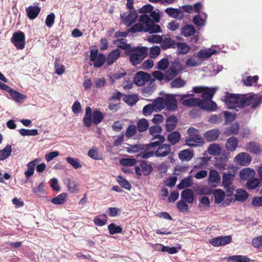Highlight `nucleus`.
Instances as JSON below:
<instances>
[{
	"instance_id": "f257e3e1",
	"label": "nucleus",
	"mask_w": 262,
	"mask_h": 262,
	"mask_svg": "<svg viewBox=\"0 0 262 262\" xmlns=\"http://www.w3.org/2000/svg\"><path fill=\"white\" fill-rule=\"evenodd\" d=\"M229 109L238 111V108H243L251 105L255 109L262 103V95L259 94H231L226 92L222 99Z\"/></svg>"
},
{
	"instance_id": "f03ea898",
	"label": "nucleus",
	"mask_w": 262,
	"mask_h": 262,
	"mask_svg": "<svg viewBox=\"0 0 262 262\" xmlns=\"http://www.w3.org/2000/svg\"><path fill=\"white\" fill-rule=\"evenodd\" d=\"M148 49L146 47H137L126 51V54L129 56V61L133 66L140 63L147 56Z\"/></svg>"
},
{
	"instance_id": "7ed1b4c3",
	"label": "nucleus",
	"mask_w": 262,
	"mask_h": 262,
	"mask_svg": "<svg viewBox=\"0 0 262 262\" xmlns=\"http://www.w3.org/2000/svg\"><path fill=\"white\" fill-rule=\"evenodd\" d=\"M104 117V115L99 110H95L92 113L91 108L87 106L83 118V124L85 127H90L92 122L95 125L100 123Z\"/></svg>"
},
{
	"instance_id": "20e7f679",
	"label": "nucleus",
	"mask_w": 262,
	"mask_h": 262,
	"mask_svg": "<svg viewBox=\"0 0 262 262\" xmlns=\"http://www.w3.org/2000/svg\"><path fill=\"white\" fill-rule=\"evenodd\" d=\"M189 137L185 140V144L190 147L202 146L204 144L203 138L200 136L199 130L193 127H189L187 131Z\"/></svg>"
},
{
	"instance_id": "39448f33",
	"label": "nucleus",
	"mask_w": 262,
	"mask_h": 262,
	"mask_svg": "<svg viewBox=\"0 0 262 262\" xmlns=\"http://www.w3.org/2000/svg\"><path fill=\"white\" fill-rule=\"evenodd\" d=\"M236 171V167H233L232 170L223 173L222 186L226 190L228 196L232 195L234 190L233 181Z\"/></svg>"
},
{
	"instance_id": "423d86ee",
	"label": "nucleus",
	"mask_w": 262,
	"mask_h": 262,
	"mask_svg": "<svg viewBox=\"0 0 262 262\" xmlns=\"http://www.w3.org/2000/svg\"><path fill=\"white\" fill-rule=\"evenodd\" d=\"M140 23L144 24V32L149 33H159L162 32L161 28L159 25H156L151 18L146 14L141 15L139 19Z\"/></svg>"
},
{
	"instance_id": "0eeeda50",
	"label": "nucleus",
	"mask_w": 262,
	"mask_h": 262,
	"mask_svg": "<svg viewBox=\"0 0 262 262\" xmlns=\"http://www.w3.org/2000/svg\"><path fill=\"white\" fill-rule=\"evenodd\" d=\"M182 71V66L178 59H175L171 63L169 68L165 72V79L170 81L173 79Z\"/></svg>"
},
{
	"instance_id": "6e6552de",
	"label": "nucleus",
	"mask_w": 262,
	"mask_h": 262,
	"mask_svg": "<svg viewBox=\"0 0 262 262\" xmlns=\"http://www.w3.org/2000/svg\"><path fill=\"white\" fill-rule=\"evenodd\" d=\"M90 60L94 62V67L96 68L101 67L106 61V57L102 54H98L97 49H92L90 51Z\"/></svg>"
},
{
	"instance_id": "1a4fd4ad",
	"label": "nucleus",
	"mask_w": 262,
	"mask_h": 262,
	"mask_svg": "<svg viewBox=\"0 0 262 262\" xmlns=\"http://www.w3.org/2000/svg\"><path fill=\"white\" fill-rule=\"evenodd\" d=\"M152 170L153 168L151 164L144 160L140 161L139 166H135V173L139 177L142 175L148 176L151 173Z\"/></svg>"
},
{
	"instance_id": "9d476101",
	"label": "nucleus",
	"mask_w": 262,
	"mask_h": 262,
	"mask_svg": "<svg viewBox=\"0 0 262 262\" xmlns=\"http://www.w3.org/2000/svg\"><path fill=\"white\" fill-rule=\"evenodd\" d=\"M138 15L135 10H129L127 12L121 14L120 17L123 24L127 26H130L137 20Z\"/></svg>"
},
{
	"instance_id": "9b49d317",
	"label": "nucleus",
	"mask_w": 262,
	"mask_h": 262,
	"mask_svg": "<svg viewBox=\"0 0 262 262\" xmlns=\"http://www.w3.org/2000/svg\"><path fill=\"white\" fill-rule=\"evenodd\" d=\"M12 42L18 49H23L25 45V35L21 31L15 32L11 39Z\"/></svg>"
},
{
	"instance_id": "f8f14e48",
	"label": "nucleus",
	"mask_w": 262,
	"mask_h": 262,
	"mask_svg": "<svg viewBox=\"0 0 262 262\" xmlns=\"http://www.w3.org/2000/svg\"><path fill=\"white\" fill-rule=\"evenodd\" d=\"M151 76L149 74L143 71L137 72L134 79V82L138 86L143 85L146 82H150Z\"/></svg>"
},
{
	"instance_id": "ddd939ff",
	"label": "nucleus",
	"mask_w": 262,
	"mask_h": 262,
	"mask_svg": "<svg viewBox=\"0 0 262 262\" xmlns=\"http://www.w3.org/2000/svg\"><path fill=\"white\" fill-rule=\"evenodd\" d=\"M231 240L230 235L221 236L210 239L209 243L214 247L224 246L229 244Z\"/></svg>"
},
{
	"instance_id": "4468645a",
	"label": "nucleus",
	"mask_w": 262,
	"mask_h": 262,
	"mask_svg": "<svg viewBox=\"0 0 262 262\" xmlns=\"http://www.w3.org/2000/svg\"><path fill=\"white\" fill-rule=\"evenodd\" d=\"M152 76H154V79L151 78L149 85L144 88L143 91L146 93H150L153 92L155 89V85L154 83L156 79L162 81L164 79V74L159 71H155L153 72Z\"/></svg>"
},
{
	"instance_id": "2eb2a0df",
	"label": "nucleus",
	"mask_w": 262,
	"mask_h": 262,
	"mask_svg": "<svg viewBox=\"0 0 262 262\" xmlns=\"http://www.w3.org/2000/svg\"><path fill=\"white\" fill-rule=\"evenodd\" d=\"M192 95H188V94H182L180 95L181 100H182V104L185 106H187L189 107L192 106H199L200 105V99L198 98H188L185 99L189 97V96H192Z\"/></svg>"
},
{
	"instance_id": "dca6fc26",
	"label": "nucleus",
	"mask_w": 262,
	"mask_h": 262,
	"mask_svg": "<svg viewBox=\"0 0 262 262\" xmlns=\"http://www.w3.org/2000/svg\"><path fill=\"white\" fill-rule=\"evenodd\" d=\"M221 182V176L219 172L213 169H211L209 173L208 183L213 187H217Z\"/></svg>"
},
{
	"instance_id": "f3484780",
	"label": "nucleus",
	"mask_w": 262,
	"mask_h": 262,
	"mask_svg": "<svg viewBox=\"0 0 262 262\" xmlns=\"http://www.w3.org/2000/svg\"><path fill=\"white\" fill-rule=\"evenodd\" d=\"M165 107L169 111H174L178 108V101L172 95H168L164 99Z\"/></svg>"
},
{
	"instance_id": "a211bd4d",
	"label": "nucleus",
	"mask_w": 262,
	"mask_h": 262,
	"mask_svg": "<svg viewBox=\"0 0 262 262\" xmlns=\"http://www.w3.org/2000/svg\"><path fill=\"white\" fill-rule=\"evenodd\" d=\"M171 146L168 144H162L155 151V156L158 158L164 157L169 154Z\"/></svg>"
},
{
	"instance_id": "6ab92c4d",
	"label": "nucleus",
	"mask_w": 262,
	"mask_h": 262,
	"mask_svg": "<svg viewBox=\"0 0 262 262\" xmlns=\"http://www.w3.org/2000/svg\"><path fill=\"white\" fill-rule=\"evenodd\" d=\"M221 134L220 130L217 128H213L206 131L204 137L207 142H213L216 140Z\"/></svg>"
},
{
	"instance_id": "aec40b11",
	"label": "nucleus",
	"mask_w": 262,
	"mask_h": 262,
	"mask_svg": "<svg viewBox=\"0 0 262 262\" xmlns=\"http://www.w3.org/2000/svg\"><path fill=\"white\" fill-rule=\"evenodd\" d=\"M162 130V127L159 125H154L150 127L149 132L150 134L153 136L152 140L160 139L161 141L164 142L165 140V137L162 135H159Z\"/></svg>"
},
{
	"instance_id": "412c9836",
	"label": "nucleus",
	"mask_w": 262,
	"mask_h": 262,
	"mask_svg": "<svg viewBox=\"0 0 262 262\" xmlns=\"http://www.w3.org/2000/svg\"><path fill=\"white\" fill-rule=\"evenodd\" d=\"M165 12L170 17L179 20L182 19L184 17L183 11L177 8H173L171 7L167 8L165 9Z\"/></svg>"
},
{
	"instance_id": "4be33fe9",
	"label": "nucleus",
	"mask_w": 262,
	"mask_h": 262,
	"mask_svg": "<svg viewBox=\"0 0 262 262\" xmlns=\"http://www.w3.org/2000/svg\"><path fill=\"white\" fill-rule=\"evenodd\" d=\"M235 159L237 163L243 166H247L251 162V157L245 152L238 154L235 157Z\"/></svg>"
},
{
	"instance_id": "5701e85b",
	"label": "nucleus",
	"mask_w": 262,
	"mask_h": 262,
	"mask_svg": "<svg viewBox=\"0 0 262 262\" xmlns=\"http://www.w3.org/2000/svg\"><path fill=\"white\" fill-rule=\"evenodd\" d=\"M228 159V154L226 153L225 156L224 160H216L215 167L219 170L222 171L224 170H227L228 171L232 169L233 167H235L233 166H229L226 163L227 160Z\"/></svg>"
},
{
	"instance_id": "b1692460",
	"label": "nucleus",
	"mask_w": 262,
	"mask_h": 262,
	"mask_svg": "<svg viewBox=\"0 0 262 262\" xmlns=\"http://www.w3.org/2000/svg\"><path fill=\"white\" fill-rule=\"evenodd\" d=\"M199 107L204 110L214 111L216 110L217 105L216 103L212 100L202 101V100L200 99Z\"/></svg>"
},
{
	"instance_id": "393cba45",
	"label": "nucleus",
	"mask_w": 262,
	"mask_h": 262,
	"mask_svg": "<svg viewBox=\"0 0 262 262\" xmlns=\"http://www.w3.org/2000/svg\"><path fill=\"white\" fill-rule=\"evenodd\" d=\"M40 11V8L37 6H30L26 8V12L28 18L33 20L36 18Z\"/></svg>"
},
{
	"instance_id": "a878e982",
	"label": "nucleus",
	"mask_w": 262,
	"mask_h": 262,
	"mask_svg": "<svg viewBox=\"0 0 262 262\" xmlns=\"http://www.w3.org/2000/svg\"><path fill=\"white\" fill-rule=\"evenodd\" d=\"M194 156L193 150L190 149L182 150L179 153V159L182 161L188 162L192 159Z\"/></svg>"
},
{
	"instance_id": "bb28decb",
	"label": "nucleus",
	"mask_w": 262,
	"mask_h": 262,
	"mask_svg": "<svg viewBox=\"0 0 262 262\" xmlns=\"http://www.w3.org/2000/svg\"><path fill=\"white\" fill-rule=\"evenodd\" d=\"M121 52L118 49L113 50L106 57V64L108 66L112 64L120 56Z\"/></svg>"
},
{
	"instance_id": "cd10ccee",
	"label": "nucleus",
	"mask_w": 262,
	"mask_h": 262,
	"mask_svg": "<svg viewBox=\"0 0 262 262\" xmlns=\"http://www.w3.org/2000/svg\"><path fill=\"white\" fill-rule=\"evenodd\" d=\"M178 123V119L174 115H171L167 118L166 120V129L169 132L174 130Z\"/></svg>"
},
{
	"instance_id": "c85d7f7f",
	"label": "nucleus",
	"mask_w": 262,
	"mask_h": 262,
	"mask_svg": "<svg viewBox=\"0 0 262 262\" xmlns=\"http://www.w3.org/2000/svg\"><path fill=\"white\" fill-rule=\"evenodd\" d=\"M181 197L182 199L189 204L192 203L194 200V194L190 189L184 190L181 192Z\"/></svg>"
},
{
	"instance_id": "c756f323",
	"label": "nucleus",
	"mask_w": 262,
	"mask_h": 262,
	"mask_svg": "<svg viewBox=\"0 0 262 262\" xmlns=\"http://www.w3.org/2000/svg\"><path fill=\"white\" fill-rule=\"evenodd\" d=\"M237 143V139L234 136H232L227 139L226 143V148L228 151H233L236 149Z\"/></svg>"
},
{
	"instance_id": "7c9ffc66",
	"label": "nucleus",
	"mask_w": 262,
	"mask_h": 262,
	"mask_svg": "<svg viewBox=\"0 0 262 262\" xmlns=\"http://www.w3.org/2000/svg\"><path fill=\"white\" fill-rule=\"evenodd\" d=\"M164 99L162 97H158L151 103L153 106L154 110L156 112H158L162 110L165 107L164 103Z\"/></svg>"
},
{
	"instance_id": "2f4dec72",
	"label": "nucleus",
	"mask_w": 262,
	"mask_h": 262,
	"mask_svg": "<svg viewBox=\"0 0 262 262\" xmlns=\"http://www.w3.org/2000/svg\"><path fill=\"white\" fill-rule=\"evenodd\" d=\"M216 53V50L212 48L202 49L198 53V56L200 59L207 58Z\"/></svg>"
},
{
	"instance_id": "473e14b6",
	"label": "nucleus",
	"mask_w": 262,
	"mask_h": 262,
	"mask_svg": "<svg viewBox=\"0 0 262 262\" xmlns=\"http://www.w3.org/2000/svg\"><path fill=\"white\" fill-rule=\"evenodd\" d=\"M177 42L169 37H165L162 39L161 46L162 49L166 50L169 48H175Z\"/></svg>"
},
{
	"instance_id": "72a5a7b5",
	"label": "nucleus",
	"mask_w": 262,
	"mask_h": 262,
	"mask_svg": "<svg viewBox=\"0 0 262 262\" xmlns=\"http://www.w3.org/2000/svg\"><path fill=\"white\" fill-rule=\"evenodd\" d=\"M176 47L177 48V53L178 55H186L190 50V47L185 42H177Z\"/></svg>"
},
{
	"instance_id": "f704fd0d",
	"label": "nucleus",
	"mask_w": 262,
	"mask_h": 262,
	"mask_svg": "<svg viewBox=\"0 0 262 262\" xmlns=\"http://www.w3.org/2000/svg\"><path fill=\"white\" fill-rule=\"evenodd\" d=\"M215 91V88L208 89V88H206V89L204 90L201 95V97L203 98V99H201L202 101L212 100Z\"/></svg>"
},
{
	"instance_id": "c9c22d12",
	"label": "nucleus",
	"mask_w": 262,
	"mask_h": 262,
	"mask_svg": "<svg viewBox=\"0 0 262 262\" xmlns=\"http://www.w3.org/2000/svg\"><path fill=\"white\" fill-rule=\"evenodd\" d=\"M181 134L178 131H173L170 133L167 137V140L172 145L178 143L181 139Z\"/></svg>"
},
{
	"instance_id": "e433bc0d",
	"label": "nucleus",
	"mask_w": 262,
	"mask_h": 262,
	"mask_svg": "<svg viewBox=\"0 0 262 262\" xmlns=\"http://www.w3.org/2000/svg\"><path fill=\"white\" fill-rule=\"evenodd\" d=\"M255 174L254 170L247 168L242 169L239 173V177L242 180H246L253 178Z\"/></svg>"
},
{
	"instance_id": "4c0bfd02",
	"label": "nucleus",
	"mask_w": 262,
	"mask_h": 262,
	"mask_svg": "<svg viewBox=\"0 0 262 262\" xmlns=\"http://www.w3.org/2000/svg\"><path fill=\"white\" fill-rule=\"evenodd\" d=\"M38 162V160L35 159L27 164V170L25 172L26 178H29L34 174L35 167Z\"/></svg>"
},
{
	"instance_id": "58836bf2",
	"label": "nucleus",
	"mask_w": 262,
	"mask_h": 262,
	"mask_svg": "<svg viewBox=\"0 0 262 262\" xmlns=\"http://www.w3.org/2000/svg\"><path fill=\"white\" fill-rule=\"evenodd\" d=\"M196 30L194 27L191 25L184 26L181 30V33L185 37L193 35L195 33Z\"/></svg>"
},
{
	"instance_id": "ea45409f",
	"label": "nucleus",
	"mask_w": 262,
	"mask_h": 262,
	"mask_svg": "<svg viewBox=\"0 0 262 262\" xmlns=\"http://www.w3.org/2000/svg\"><path fill=\"white\" fill-rule=\"evenodd\" d=\"M239 124L235 122L232 123L228 127H227L225 131V134L227 136H230L231 135H237L239 132Z\"/></svg>"
},
{
	"instance_id": "a19ab883",
	"label": "nucleus",
	"mask_w": 262,
	"mask_h": 262,
	"mask_svg": "<svg viewBox=\"0 0 262 262\" xmlns=\"http://www.w3.org/2000/svg\"><path fill=\"white\" fill-rule=\"evenodd\" d=\"M228 262H249L250 259L246 256L237 255L230 256L227 258Z\"/></svg>"
},
{
	"instance_id": "79ce46f5",
	"label": "nucleus",
	"mask_w": 262,
	"mask_h": 262,
	"mask_svg": "<svg viewBox=\"0 0 262 262\" xmlns=\"http://www.w3.org/2000/svg\"><path fill=\"white\" fill-rule=\"evenodd\" d=\"M213 194L215 199V203L217 204L221 203L225 197V192L223 190L220 189L214 190Z\"/></svg>"
},
{
	"instance_id": "37998d69",
	"label": "nucleus",
	"mask_w": 262,
	"mask_h": 262,
	"mask_svg": "<svg viewBox=\"0 0 262 262\" xmlns=\"http://www.w3.org/2000/svg\"><path fill=\"white\" fill-rule=\"evenodd\" d=\"M193 184L191 176H188L184 179L177 185L179 189H183L185 188L190 187Z\"/></svg>"
},
{
	"instance_id": "c03bdc74",
	"label": "nucleus",
	"mask_w": 262,
	"mask_h": 262,
	"mask_svg": "<svg viewBox=\"0 0 262 262\" xmlns=\"http://www.w3.org/2000/svg\"><path fill=\"white\" fill-rule=\"evenodd\" d=\"M12 99L16 103H20L22 101L27 98L26 95H23L18 91L13 90L10 94Z\"/></svg>"
},
{
	"instance_id": "a18cd8bd",
	"label": "nucleus",
	"mask_w": 262,
	"mask_h": 262,
	"mask_svg": "<svg viewBox=\"0 0 262 262\" xmlns=\"http://www.w3.org/2000/svg\"><path fill=\"white\" fill-rule=\"evenodd\" d=\"M247 150L254 154H259L261 149L259 146L255 142H250L246 145Z\"/></svg>"
},
{
	"instance_id": "49530a36",
	"label": "nucleus",
	"mask_w": 262,
	"mask_h": 262,
	"mask_svg": "<svg viewBox=\"0 0 262 262\" xmlns=\"http://www.w3.org/2000/svg\"><path fill=\"white\" fill-rule=\"evenodd\" d=\"M220 146L216 143L210 144L208 148V153L212 156L219 155L221 151Z\"/></svg>"
},
{
	"instance_id": "de8ad7c7",
	"label": "nucleus",
	"mask_w": 262,
	"mask_h": 262,
	"mask_svg": "<svg viewBox=\"0 0 262 262\" xmlns=\"http://www.w3.org/2000/svg\"><path fill=\"white\" fill-rule=\"evenodd\" d=\"M137 129L139 132L146 131L149 127L148 121L145 119H141L137 122Z\"/></svg>"
},
{
	"instance_id": "09e8293b",
	"label": "nucleus",
	"mask_w": 262,
	"mask_h": 262,
	"mask_svg": "<svg viewBox=\"0 0 262 262\" xmlns=\"http://www.w3.org/2000/svg\"><path fill=\"white\" fill-rule=\"evenodd\" d=\"M67 196V195L66 193H62L52 199L51 202L55 205H62L66 202Z\"/></svg>"
},
{
	"instance_id": "8fccbe9b",
	"label": "nucleus",
	"mask_w": 262,
	"mask_h": 262,
	"mask_svg": "<svg viewBox=\"0 0 262 262\" xmlns=\"http://www.w3.org/2000/svg\"><path fill=\"white\" fill-rule=\"evenodd\" d=\"M144 144H134V145H128V146L126 148V151L128 153H135L140 151L141 149H145L144 148Z\"/></svg>"
},
{
	"instance_id": "3c124183",
	"label": "nucleus",
	"mask_w": 262,
	"mask_h": 262,
	"mask_svg": "<svg viewBox=\"0 0 262 262\" xmlns=\"http://www.w3.org/2000/svg\"><path fill=\"white\" fill-rule=\"evenodd\" d=\"M158 247H159L157 249L158 250L162 252H166L171 254H175L178 251V249L174 247H170L168 246H164L162 244L158 245Z\"/></svg>"
},
{
	"instance_id": "603ef678",
	"label": "nucleus",
	"mask_w": 262,
	"mask_h": 262,
	"mask_svg": "<svg viewBox=\"0 0 262 262\" xmlns=\"http://www.w3.org/2000/svg\"><path fill=\"white\" fill-rule=\"evenodd\" d=\"M249 196L248 193L244 190L238 189L236 190V194L235 195V198L236 200L241 202L246 201Z\"/></svg>"
},
{
	"instance_id": "864d4df0",
	"label": "nucleus",
	"mask_w": 262,
	"mask_h": 262,
	"mask_svg": "<svg viewBox=\"0 0 262 262\" xmlns=\"http://www.w3.org/2000/svg\"><path fill=\"white\" fill-rule=\"evenodd\" d=\"M11 146L9 145L0 150V161L4 160L9 157L11 155Z\"/></svg>"
},
{
	"instance_id": "5fc2aeb1",
	"label": "nucleus",
	"mask_w": 262,
	"mask_h": 262,
	"mask_svg": "<svg viewBox=\"0 0 262 262\" xmlns=\"http://www.w3.org/2000/svg\"><path fill=\"white\" fill-rule=\"evenodd\" d=\"M123 100L128 105L133 106L138 101L139 98L137 95H128L125 96Z\"/></svg>"
},
{
	"instance_id": "6e6d98bb",
	"label": "nucleus",
	"mask_w": 262,
	"mask_h": 262,
	"mask_svg": "<svg viewBox=\"0 0 262 262\" xmlns=\"http://www.w3.org/2000/svg\"><path fill=\"white\" fill-rule=\"evenodd\" d=\"M117 42H119V45H117V47L120 49L125 50V52L133 48H131V46L129 43H127L125 42L124 39L121 38L116 40L114 41V43L116 44Z\"/></svg>"
},
{
	"instance_id": "4d7b16f0",
	"label": "nucleus",
	"mask_w": 262,
	"mask_h": 262,
	"mask_svg": "<svg viewBox=\"0 0 262 262\" xmlns=\"http://www.w3.org/2000/svg\"><path fill=\"white\" fill-rule=\"evenodd\" d=\"M19 133L23 136H34L38 134V132L36 129H27L21 128L19 130Z\"/></svg>"
},
{
	"instance_id": "13d9d810",
	"label": "nucleus",
	"mask_w": 262,
	"mask_h": 262,
	"mask_svg": "<svg viewBox=\"0 0 262 262\" xmlns=\"http://www.w3.org/2000/svg\"><path fill=\"white\" fill-rule=\"evenodd\" d=\"M223 113L225 118V121L224 124L226 125L231 123L236 118V114L235 113H232L227 111H224L223 112Z\"/></svg>"
},
{
	"instance_id": "bf43d9fd",
	"label": "nucleus",
	"mask_w": 262,
	"mask_h": 262,
	"mask_svg": "<svg viewBox=\"0 0 262 262\" xmlns=\"http://www.w3.org/2000/svg\"><path fill=\"white\" fill-rule=\"evenodd\" d=\"M137 163V160L134 158H122L120 160V164L124 166H132Z\"/></svg>"
},
{
	"instance_id": "052dcab7",
	"label": "nucleus",
	"mask_w": 262,
	"mask_h": 262,
	"mask_svg": "<svg viewBox=\"0 0 262 262\" xmlns=\"http://www.w3.org/2000/svg\"><path fill=\"white\" fill-rule=\"evenodd\" d=\"M186 84V81L181 78H178L174 79L170 83V86L172 88H181L183 87Z\"/></svg>"
},
{
	"instance_id": "680f3d73",
	"label": "nucleus",
	"mask_w": 262,
	"mask_h": 262,
	"mask_svg": "<svg viewBox=\"0 0 262 262\" xmlns=\"http://www.w3.org/2000/svg\"><path fill=\"white\" fill-rule=\"evenodd\" d=\"M108 229L111 234L121 233L122 232V228L119 226L116 225L114 223L110 224L108 226Z\"/></svg>"
},
{
	"instance_id": "e2e57ef3",
	"label": "nucleus",
	"mask_w": 262,
	"mask_h": 262,
	"mask_svg": "<svg viewBox=\"0 0 262 262\" xmlns=\"http://www.w3.org/2000/svg\"><path fill=\"white\" fill-rule=\"evenodd\" d=\"M117 182L122 187L125 188L127 190H130L132 188L131 185L129 182L122 176H119L117 178Z\"/></svg>"
},
{
	"instance_id": "0e129e2a",
	"label": "nucleus",
	"mask_w": 262,
	"mask_h": 262,
	"mask_svg": "<svg viewBox=\"0 0 262 262\" xmlns=\"http://www.w3.org/2000/svg\"><path fill=\"white\" fill-rule=\"evenodd\" d=\"M66 161L75 169H78L82 167V165L79 162L77 158L69 157L66 158Z\"/></svg>"
},
{
	"instance_id": "69168bd1",
	"label": "nucleus",
	"mask_w": 262,
	"mask_h": 262,
	"mask_svg": "<svg viewBox=\"0 0 262 262\" xmlns=\"http://www.w3.org/2000/svg\"><path fill=\"white\" fill-rule=\"evenodd\" d=\"M144 24L142 23L136 24L131 27L129 29L128 31L132 33L140 32L144 31Z\"/></svg>"
},
{
	"instance_id": "338daca9",
	"label": "nucleus",
	"mask_w": 262,
	"mask_h": 262,
	"mask_svg": "<svg viewBox=\"0 0 262 262\" xmlns=\"http://www.w3.org/2000/svg\"><path fill=\"white\" fill-rule=\"evenodd\" d=\"M258 79V76H247L245 79H243V81L244 83V84L247 86H251L253 83H255L257 82V81Z\"/></svg>"
},
{
	"instance_id": "774afa93",
	"label": "nucleus",
	"mask_w": 262,
	"mask_h": 262,
	"mask_svg": "<svg viewBox=\"0 0 262 262\" xmlns=\"http://www.w3.org/2000/svg\"><path fill=\"white\" fill-rule=\"evenodd\" d=\"M252 244L255 248L262 250V235L253 238Z\"/></svg>"
}]
</instances>
